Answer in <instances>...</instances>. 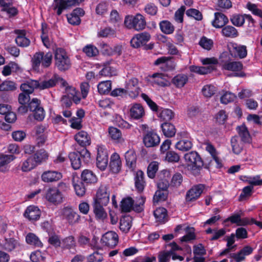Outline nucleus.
Returning <instances> with one entry per match:
<instances>
[{
    "label": "nucleus",
    "mask_w": 262,
    "mask_h": 262,
    "mask_svg": "<svg viewBox=\"0 0 262 262\" xmlns=\"http://www.w3.org/2000/svg\"><path fill=\"white\" fill-rule=\"evenodd\" d=\"M246 220H244V218L241 219L239 214H234L228 217L225 221V222L230 221L231 223L236 224L238 226H246L247 223L246 222Z\"/></svg>",
    "instance_id": "603ef678"
},
{
    "label": "nucleus",
    "mask_w": 262,
    "mask_h": 262,
    "mask_svg": "<svg viewBox=\"0 0 262 262\" xmlns=\"http://www.w3.org/2000/svg\"><path fill=\"white\" fill-rule=\"evenodd\" d=\"M61 79L57 75H54L50 79L39 82L38 89L44 90L52 88L56 85L59 80L61 82Z\"/></svg>",
    "instance_id": "7c9ffc66"
},
{
    "label": "nucleus",
    "mask_w": 262,
    "mask_h": 262,
    "mask_svg": "<svg viewBox=\"0 0 262 262\" xmlns=\"http://www.w3.org/2000/svg\"><path fill=\"white\" fill-rule=\"evenodd\" d=\"M1 11L10 18L16 16L18 13L17 8L13 5L12 0H1Z\"/></svg>",
    "instance_id": "2eb2a0df"
},
{
    "label": "nucleus",
    "mask_w": 262,
    "mask_h": 262,
    "mask_svg": "<svg viewBox=\"0 0 262 262\" xmlns=\"http://www.w3.org/2000/svg\"><path fill=\"white\" fill-rule=\"evenodd\" d=\"M216 91V87L211 84H208L204 86L202 90L203 95L206 97H211L215 93Z\"/></svg>",
    "instance_id": "69168bd1"
},
{
    "label": "nucleus",
    "mask_w": 262,
    "mask_h": 262,
    "mask_svg": "<svg viewBox=\"0 0 262 262\" xmlns=\"http://www.w3.org/2000/svg\"><path fill=\"white\" fill-rule=\"evenodd\" d=\"M46 127L43 125H39L36 127V135L37 136V143L40 145L43 144L46 139L45 135L43 133L45 130Z\"/></svg>",
    "instance_id": "3c124183"
},
{
    "label": "nucleus",
    "mask_w": 262,
    "mask_h": 262,
    "mask_svg": "<svg viewBox=\"0 0 262 262\" xmlns=\"http://www.w3.org/2000/svg\"><path fill=\"white\" fill-rule=\"evenodd\" d=\"M73 185L76 194L79 196H82L85 193V188L82 182L78 178L74 177L73 179Z\"/></svg>",
    "instance_id": "ea45409f"
},
{
    "label": "nucleus",
    "mask_w": 262,
    "mask_h": 262,
    "mask_svg": "<svg viewBox=\"0 0 262 262\" xmlns=\"http://www.w3.org/2000/svg\"><path fill=\"white\" fill-rule=\"evenodd\" d=\"M76 142L82 147H86L91 143V138L89 134L84 130H80L74 136Z\"/></svg>",
    "instance_id": "412c9836"
},
{
    "label": "nucleus",
    "mask_w": 262,
    "mask_h": 262,
    "mask_svg": "<svg viewBox=\"0 0 262 262\" xmlns=\"http://www.w3.org/2000/svg\"><path fill=\"white\" fill-rule=\"evenodd\" d=\"M81 179L88 184L95 183L97 181V178L95 173L90 170H84L81 175Z\"/></svg>",
    "instance_id": "72a5a7b5"
},
{
    "label": "nucleus",
    "mask_w": 262,
    "mask_h": 262,
    "mask_svg": "<svg viewBox=\"0 0 262 262\" xmlns=\"http://www.w3.org/2000/svg\"><path fill=\"white\" fill-rule=\"evenodd\" d=\"M36 166L35 162H34L32 157H30L20 163V169L24 172L29 171Z\"/></svg>",
    "instance_id": "49530a36"
},
{
    "label": "nucleus",
    "mask_w": 262,
    "mask_h": 262,
    "mask_svg": "<svg viewBox=\"0 0 262 262\" xmlns=\"http://www.w3.org/2000/svg\"><path fill=\"white\" fill-rule=\"evenodd\" d=\"M148 82L153 86L164 87L167 86L169 84L167 76L159 73H155L149 76Z\"/></svg>",
    "instance_id": "ddd939ff"
},
{
    "label": "nucleus",
    "mask_w": 262,
    "mask_h": 262,
    "mask_svg": "<svg viewBox=\"0 0 262 262\" xmlns=\"http://www.w3.org/2000/svg\"><path fill=\"white\" fill-rule=\"evenodd\" d=\"M221 64L223 70L232 72L233 76L237 77H243L244 76V73L242 71L243 65L241 62L231 60L222 61Z\"/></svg>",
    "instance_id": "0eeeda50"
},
{
    "label": "nucleus",
    "mask_w": 262,
    "mask_h": 262,
    "mask_svg": "<svg viewBox=\"0 0 262 262\" xmlns=\"http://www.w3.org/2000/svg\"><path fill=\"white\" fill-rule=\"evenodd\" d=\"M222 33L224 36L231 38L236 37L238 35L237 30L231 26H227L223 28Z\"/></svg>",
    "instance_id": "5fc2aeb1"
},
{
    "label": "nucleus",
    "mask_w": 262,
    "mask_h": 262,
    "mask_svg": "<svg viewBox=\"0 0 262 262\" xmlns=\"http://www.w3.org/2000/svg\"><path fill=\"white\" fill-rule=\"evenodd\" d=\"M228 22V19L224 14L216 12L214 14V19L212 24L213 27L220 28L225 26Z\"/></svg>",
    "instance_id": "2f4dec72"
},
{
    "label": "nucleus",
    "mask_w": 262,
    "mask_h": 262,
    "mask_svg": "<svg viewBox=\"0 0 262 262\" xmlns=\"http://www.w3.org/2000/svg\"><path fill=\"white\" fill-rule=\"evenodd\" d=\"M247 14H235L230 18L232 24L236 27L242 26L245 20Z\"/></svg>",
    "instance_id": "8fccbe9b"
},
{
    "label": "nucleus",
    "mask_w": 262,
    "mask_h": 262,
    "mask_svg": "<svg viewBox=\"0 0 262 262\" xmlns=\"http://www.w3.org/2000/svg\"><path fill=\"white\" fill-rule=\"evenodd\" d=\"M168 193L166 190L158 189L154 196L153 200L154 203H158L159 202L165 200L167 197Z\"/></svg>",
    "instance_id": "e2e57ef3"
},
{
    "label": "nucleus",
    "mask_w": 262,
    "mask_h": 262,
    "mask_svg": "<svg viewBox=\"0 0 262 262\" xmlns=\"http://www.w3.org/2000/svg\"><path fill=\"white\" fill-rule=\"evenodd\" d=\"M84 0H54L53 9L57 10V14L60 15L62 11L69 7L79 5Z\"/></svg>",
    "instance_id": "9d476101"
},
{
    "label": "nucleus",
    "mask_w": 262,
    "mask_h": 262,
    "mask_svg": "<svg viewBox=\"0 0 262 262\" xmlns=\"http://www.w3.org/2000/svg\"><path fill=\"white\" fill-rule=\"evenodd\" d=\"M164 159L168 162L176 163L180 160V156L175 151L170 150L166 153Z\"/></svg>",
    "instance_id": "0e129e2a"
},
{
    "label": "nucleus",
    "mask_w": 262,
    "mask_h": 262,
    "mask_svg": "<svg viewBox=\"0 0 262 262\" xmlns=\"http://www.w3.org/2000/svg\"><path fill=\"white\" fill-rule=\"evenodd\" d=\"M124 25L128 29H134L139 31L145 28L146 21L144 17L138 13L135 16H126L124 19Z\"/></svg>",
    "instance_id": "39448f33"
},
{
    "label": "nucleus",
    "mask_w": 262,
    "mask_h": 262,
    "mask_svg": "<svg viewBox=\"0 0 262 262\" xmlns=\"http://www.w3.org/2000/svg\"><path fill=\"white\" fill-rule=\"evenodd\" d=\"M23 215L30 221H36L40 217L41 210L36 206L30 205L26 209Z\"/></svg>",
    "instance_id": "dca6fc26"
},
{
    "label": "nucleus",
    "mask_w": 262,
    "mask_h": 262,
    "mask_svg": "<svg viewBox=\"0 0 262 262\" xmlns=\"http://www.w3.org/2000/svg\"><path fill=\"white\" fill-rule=\"evenodd\" d=\"M126 94L132 98H136L140 92L138 80L137 78H133L126 81L125 86Z\"/></svg>",
    "instance_id": "f8f14e48"
},
{
    "label": "nucleus",
    "mask_w": 262,
    "mask_h": 262,
    "mask_svg": "<svg viewBox=\"0 0 262 262\" xmlns=\"http://www.w3.org/2000/svg\"><path fill=\"white\" fill-rule=\"evenodd\" d=\"M206 150L211 155L213 159L214 160L216 164V167L218 168L221 167L222 161L218 157V153L215 148L211 144L207 143L206 144Z\"/></svg>",
    "instance_id": "a19ab883"
},
{
    "label": "nucleus",
    "mask_w": 262,
    "mask_h": 262,
    "mask_svg": "<svg viewBox=\"0 0 262 262\" xmlns=\"http://www.w3.org/2000/svg\"><path fill=\"white\" fill-rule=\"evenodd\" d=\"M18 69V66L17 64L11 62L4 67L2 74L3 75L7 76L10 75L12 72H16Z\"/></svg>",
    "instance_id": "4d7b16f0"
},
{
    "label": "nucleus",
    "mask_w": 262,
    "mask_h": 262,
    "mask_svg": "<svg viewBox=\"0 0 262 262\" xmlns=\"http://www.w3.org/2000/svg\"><path fill=\"white\" fill-rule=\"evenodd\" d=\"M204 186L200 184L193 186L186 193L185 200L187 202H191L197 200L203 192Z\"/></svg>",
    "instance_id": "6ab92c4d"
},
{
    "label": "nucleus",
    "mask_w": 262,
    "mask_h": 262,
    "mask_svg": "<svg viewBox=\"0 0 262 262\" xmlns=\"http://www.w3.org/2000/svg\"><path fill=\"white\" fill-rule=\"evenodd\" d=\"M135 184L136 189L138 191L141 192L145 187V181H144V173L141 170L136 172L135 177Z\"/></svg>",
    "instance_id": "4c0bfd02"
},
{
    "label": "nucleus",
    "mask_w": 262,
    "mask_h": 262,
    "mask_svg": "<svg viewBox=\"0 0 262 262\" xmlns=\"http://www.w3.org/2000/svg\"><path fill=\"white\" fill-rule=\"evenodd\" d=\"M48 158V154L44 149H40L36 151L32 157L36 166L45 161Z\"/></svg>",
    "instance_id": "79ce46f5"
},
{
    "label": "nucleus",
    "mask_w": 262,
    "mask_h": 262,
    "mask_svg": "<svg viewBox=\"0 0 262 262\" xmlns=\"http://www.w3.org/2000/svg\"><path fill=\"white\" fill-rule=\"evenodd\" d=\"M192 143L191 141L188 139H183L178 141L175 145L176 149L185 151L189 150L192 148Z\"/></svg>",
    "instance_id": "de8ad7c7"
},
{
    "label": "nucleus",
    "mask_w": 262,
    "mask_h": 262,
    "mask_svg": "<svg viewBox=\"0 0 262 262\" xmlns=\"http://www.w3.org/2000/svg\"><path fill=\"white\" fill-rule=\"evenodd\" d=\"M132 226V219L129 215L122 216L120 221V229L124 232L127 233L129 231Z\"/></svg>",
    "instance_id": "e433bc0d"
},
{
    "label": "nucleus",
    "mask_w": 262,
    "mask_h": 262,
    "mask_svg": "<svg viewBox=\"0 0 262 262\" xmlns=\"http://www.w3.org/2000/svg\"><path fill=\"white\" fill-rule=\"evenodd\" d=\"M59 213L71 224L75 222L79 217L78 214L70 207H64L59 211Z\"/></svg>",
    "instance_id": "5701e85b"
},
{
    "label": "nucleus",
    "mask_w": 262,
    "mask_h": 262,
    "mask_svg": "<svg viewBox=\"0 0 262 262\" xmlns=\"http://www.w3.org/2000/svg\"><path fill=\"white\" fill-rule=\"evenodd\" d=\"M186 14L197 20H201L203 18L201 12L195 9H188L186 12Z\"/></svg>",
    "instance_id": "774afa93"
},
{
    "label": "nucleus",
    "mask_w": 262,
    "mask_h": 262,
    "mask_svg": "<svg viewBox=\"0 0 262 262\" xmlns=\"http://www.w3.org/2000/svg\"><path fill=\"white\" fill-rule=\"evenodd\" d=\"M98 92L101 94L108 93L111 89V82L109 80L101 81L97 85Z\"/></svg>",
    "instance_id": "864d4df0"
},
{
    "label": "nucleus",
    "mask_w": 262,
    "mask_h": 262,
    "mask_svg": "<svg viewBox=\"0 0 262 262\" xmlns=\"http://www.w3.org/2000/svg\"><path fill=\"white\" fill-rule=\"evenodd\" d=\"M38 81L29 80L21 84L20 90L23 92L30 94L33 92L34 89H38Z\"/></svg>",
    "instance_id": "c756f323"
},
{
    "label": "nucleus",
    "mask_w": 262,
    "mask_h": 262,
    "mask_svg": "<svg viewBox=\"0 0 262 262\" xmlns=\"http://www.w3.org/2000/svg\"><path fill=\"white\" fill-rule=\"evenodd\" d=\"M60 85L61 88H63L66 95L72 99V101L76 104L80 102L81 97L79 92L77 91L75 87L70 85L66 81L63 79H61Z\"/></svg>",
    "instance_id": "1a4fd4ad"
},
{
    "label": "nucleus",
    "mask_w": 262,
    "mask_h": 262,
    "mask_svg": "<svg viewBox=\"0 0 262 262\" xmlns=\"http://www.w3.org/2000/svg\"><path fill=\"white\" fill-rule=\"evenodd\" d=\"M161 31L165 34H171L174 31L173 26L167 20H163L160 23Z\"/></svg>",
    "instance_id": "13d9d810"
},
{
    "label": "nucleus",
    "mask_w": 262,
    "mask_h": 262,
    "mask_svg": "<svg viewBox=\"0 0 262 262\" xmlns=\"http://www.w3.org/2000/svg\"><path fill=\"white\" fill-rule=\"evenodd\" d=\"M199 44L204 49L209 51L213 47V41L210 38L203 36L201 38Z\"/></svg>",
    "instance_id": "bf43d9fd"
},
{
    "label": "nucleus",
    "mask_w": 262,
    "mask_h": 262,
    "mask_svg": "<svg viewBox=\"0 0 262 262\" xmlns=\"http://www.w3.org/2000/svg\"><path fill=\"white\" fill-rule=\"evenodd\" d=\"M26 241L28 244L37 247H41L43 246L39 238L33 233H29L26 236Z\"/></svg>",
    "instance_id": "37998d69"
},
{
    "label": "nucleus",
    "mask_w": 262,
    "mask_h": 262,
    "mask_svg": "<svg viewBox=\"0 0 262 262\" xmlns=\"http://www.w3.org/2000/svg\"><path fill=\"white\" fill-rule=\"evenodd\" d=\"M101 204L94 203L93 210L96 219L97 220L103 221L107 217V213Z\"/></svg>",
    "instance_id": "473e14b6"
},
{
    "label": "nucleus",
    "mask_w": 262,
    "mask_h": 262,
    "mask_svg": "<svg viewBox=\"0 0 262 262\" xmlns=\"http://www.w3.org/2000/svg\"><path fill=\"white\" fill-rule=\"evenodd\" d=\"M231 53H234L235 56L240 58H245L247 55V48L245 46L232 43L229 46Z\"/></svg>",
    "instance_id": "393cba45"
},
{
    "label": "nucleus",
    "mask_w": 262,
    "mask_h": 262,
    "mask_svg": "<svg viewBox=\"0 0 262 262\" xmlns=\"http://www.w3.org/2000/svg\"><path fill=\"white\" fill-rule=\"evenodd\" d=\"M62 177V173L59 171L47 170L42 173L41 179L44 182L52 183L59 181Z\"/></svg>",
    "instance_id": "aec40b11"
},
{
    "label": "nucleus",
    "mask_w": 262,
    "mask_h": 262,
    "mask_svg": "<svg viewBox=\"0 0 262 262\" xmlns=\"http://www.w3.org/2000/svg\"><path fill=\"white\" fill-rule=\"evenodd\" d=\"M188 80V78L187 75L179 74L172 78V83L177 88H181L185 85Z\"/></svg>",
    "instance_id": "f704fd0d"
},
{
    "label": "nucleus",
    "mask_w": 262,
    "mask_h": 262,
    "mask_svg": "<svg viewBox=\"0 0 262 262\" xmlns=\"http://www.w3.org/2000/svg\"><path fill=\"white\" fill-rule=\"evenodd\" d=\"M45 253H42L40 251L36 250L31 254L30 258L32 262H45Z\"/></svg>",
    "instance_id": "052dcab7"
},
{
    "label": "nucleus",
    "mask_w": 262,
    "mask_h": 262,
    "mask_svg": "<svg viewBox=\"0 0 262 262\" xmlns=\"http://www.w3.org/2000/svg\"><path fill=\"white\" fill-rule=\"evenodd\" d=\"M159 117L163 121H168L173 118L174 113L171 110L164 108L161 111Z\"/></svg>",
    "instance_id": "680f3d73"
},
{
    "label": "nucleus",
    "mask_w": 262,
    "mask_h": 262,
    "mask_svg": "<svg viewBox=\"0 0 262 262\" xmlns=\"http://www.w3.org/2000/svg\"><path fill=\"white\" fill-rule=\"evenodd\" d=\"M46 199L49 202L58 205L62 202L63 195L57 188L51 187L47 191Z\"/></svg>",
    "instance_id": "9b49d317"
},
{
    "label": "nucleus",
    "mask_w": 262,
    "mask_h": 262,
    "mask_svg": "<svg viewBox=\"0 0 262 262\" xmlns=\"http://www.w3.org/2000/svg\"><path fill=\"white\" fill-rule=\"evenodd\" d=\"M17 36L15 38V42L20 47H26L30 44V39L26 36L24 30H16L15 31Z\"/></svg>",
    "instance_id": "cd10ccee"
},
{
    "label": "nucleus",
    "mask_w": 262,
    "mask_h": 262,
    "mask_svg": "<svg viewBox=\"0 0 262 262\" xmlns=\"http://www.w3.org/2000/svg\"><path fill=\"white\" fill-rule=\"evenodd\" d=\"M237 130L243 142L250 143L251 141L250 135L245 125H243L237 127Z\"/></svg>",
    "instance_id": "a18cd8bd"
},
{
    "label": "nucleus",
    "mask_w": 262,
    "mask_h": 262,
    "mask_svg": "<svg viewBox=\"0 0 262 262\" xmlns=\"http://www.w3.org/2000/svg\"><path fill=\"white\" fill-rule=\"evenodd\" d=\"M55 64L60 71H66L71 67V60L64 50L58 48L55 52Z\"/></svg>",
    "instance_id": "20e7f679"
},
{
    "label": "nucleus",
    "mask_w": 262,
    "mask_h": 262,
    "mask_svg": "<svg viewBox=\"0 0 262 262\" xmlns=\"http://www.w3.org/2000/svg\"><path fill=\"white\" fill-rule=\"evenodd\" d=\"M125 158L127 165L133 169L136 164L137 156L135 151L133 149H129L125 154Z\"/></svg>",
    "instance_id": "c9c22d12"
},
{
    "label": "nucleus",
    "mask_w": 262,
    "mask_h": 262,
    "mask_svg": "<svg viewBox=\"0 0 262 262\" xmlns=\"http://www.w3.org/2000/svg\"><path fill=\"white\" fill-rule=\"evenodd\" d=\"M156 222L160 223H164L167 220L166 210L163 207L156 209L154 212Z\"/></svg>",
    "instance_id": "58836bf2"
},
{
    "label": "nucleus",
    "mask_w": 262,
    "mask_h": 262,
    "mask_svg": "<svg viewBox=\"0 0 262 262\" xmlns=\"http://www.w3.org/2000/svg\"><path fill=\"white\" fill-rule=\"evenodd\" d=\"M184 159L186 168L193 174H198L203 165V162L198 153L194 151L187 152L184 155Z\"/></svg>",
    "instance_id": "f257e3e1"
},
{
    "label": "nucleus",
    "mask_w": 262,
    "mask_h": 262,
    "mask_svg": "<svg viewBox=\"0 0 262 262\" xmlns=\"http://www.w3.org/2000/svg\"><path fill=\"white\" fill-rule=\"evenodd\" d=\"M144 202L145 199L142 196H140L136 203L131 198L128 197L122 200L121 208L123 212H129L132 209L137 212H140L143 209Z\"/></svg>",
    "instance_id": "423d86ee"
},
{
    "label": "nucleus",
    "mask_w": 262,
    "mask_h": 262,
    "mask_svg": "<svg viewBox=\"0 0 262 262\" xmlns=\"http://www.w3.org/2000/svg\"><path fill=\"white\" fill-rule=\"evenodd\" d=\"M161 128L163 134L167 137H173L176 133L174 125L169 123L165 122L162 124Z\"/></svg>",
    "instance_id": "c03bdc74"
},
{
    "label": "nucleus",
    "mask_w": 262,
    "mask_h": 262,
    "mask_svg": "<svg viewBox=\"0 0 262 262\" xmlns=\"http://www.w3.org/2000/svg\"><path fill=\"white\" fill-rule=\"evenodd\" d=\"M101 241L106 246L114 247L118 242V236L115 232L108 231L103 235Z\"/></svg>",
    "instance_id": "4be33fe9"
},
{
    "label": "nucleus",
    "mask_w": 262,
    "mask_h": 262,
    "mask_svg": "<svg viewBox=\"0 0 262 262\" xmlns=\"http://www.w3.org/2000/svg\"><path fill=\"white\" fill-rule=\"evenodd\" d=\"M160 139L158 134L154 130L147 132L143 137V142L146 147H154L159 144Z\"/></svg>",
    "instance_id": "a211bd4d"
},
{
    "label": "nucleus",
    "mask_w": 262,
    "mask_h": 262,
    "mask_svg": "<svg viewBox=\"0 0 262 262\" xmlns=\"http://www.w3.org/2000/svg\"><path fill=\"white\" fill-rule=\"evenodd\" d=\"M110 201V194L106 187L102 186L97 191L94 203L107 205Z\"/></svg>",
    "instance_id": "4468645a"
},
{
    "label": "nucleus",
    "mask_w": 262,
    "mask_h": 262,
    "mask_svg": "<svg viewBox=\"0 0 262 262\" xmlns=\"http://www.w3.org/2000/svg\"><path fill=\"white\" fill-rule=\"evenodd\" d=\"M108 137L115 143L122 144L124 142L121 131L116 127L111 126L108 128Z\"/></svg>",
    "instance_id": "bb28decb"
},
{
    "label": "nucleus",
    "mask_w": 262,
    "mask_h": 262,
    "mask_svg": "<svg viewBox=\"0 0 262 262\" xmlns=\"http://www.w3.org/2000/svg\"><path fill=\"white\" fill-rule=\"evenodd\" d=\"M19 246V242L16 239L11 237L10 235L9 237L5 235L4 240L3 243L1 244V248L8 252L12 251L17 248Z\"/></svg>",
    "instance_id": "b1692460"
},
{
    "label": "nucleus",
    "mask_w": 262,
    "mask_h": 262,
    "mask_svg": "<svg viewBox=\"0 0 262 262\" xmlns=\"http://www.w3.org/2000/svg\"><path fill=\"white\" fill-rule=\"evenodd\" d=\"M108 164V153L107 149L104 145L97 146V156L96 158V165L101 170H104Z\"/></svg>",
    "instance_id": "6e6552de"
},
{
    "label": "nucleus",
    "mask_w": 262,
    "mask_h": 262,
    "mask_svg": "<svg viewBox=\"0 0 262 262\" xmlns=\"http://www.w3.org/2000/svg\"><path fill=\"white\" fill-rule=\"evenodd\" d=\"M231 144L233 152L235 154H239L243 149V144L239 141L238 137H232L231 139Z\"/></svg>",
    "instance_id": "6e6d98bb"
},
{
    "label": "nucleus",
    "mask_w": 262,
    "mask_h": 262,
    "mask_svg": "<svg viewBox=\"0 0 262 262\" xmlns=\"http://www.w3.org/2000/svg\"><path fill=\"white\" fill-rule=\"evenodd\" d=\"M145 114L143 107L139 103H134L131 105L129 109L130 116L134 119H139Z\"/></svg>",
    "instance_id": "a878e982"
},
{
    "label": "nucleus",
    "mask_w": 262,
    "mask_h": 262,
    "mask_svg": "<svg viewBox=\"0 0 262 262\" xmlns=\"http://www.w3.org/2000/svg\"><path fill=\"white\" fill-rule=\"evenodd\" d=\"M71 165L74 169H79L81 165L79 154L78 152H71L69 155Z\"/></svg>",
    "instance_id": "09e8293b"
},
{
    "label": "nucleus",
    "mask_w": 262,
    "mask_h": 262,
    "mask_svg": "<svg viewBox=\"0 0 262 262\" xmlns=\"http://www.w3.org/2000/svg\"><path fill=\"white\" fill-rule=\"evenodd\" d=\"M201 61L203 65H208V66H191L189 68L190 71L200 75L207 74L214 70L215 65L218 63V60L215 57L202 58Z\"/></svg>",
    "instance_id": "7ed1b4c3"
},
{
    "label": "nucleus",
    "mask_w": 262,
    "mask_h": 262,
    "mask_svg": "<svg viewBox=\"0 0 262 262\" xmlns=\"http://www.w3.org/2000/svg\"><path fill=\"white\" fill-rule=\"evenodd\" d=\"M150 39V35L147 32H143L136 35L130 40L131 46L138 48L146 44Z\"/></svg>",
    "instance_id": "f3484780"
},
{
    "label": "nucleus",
    "mask_w": 262,
    "mask_h": 262,
    "mask_svg": "<svg viewBox=\"0 0 262 262\" xmlns=\"http://www.w3.org/2000/svg\"><path fill=\"white\" fill-rule=\"evenodd\" d=\"M83 51L89 57L95 56L98 54V50L97 48L92 45L86 46L83 49Z\"/></svg>",
    "instance_id": "338daca9"
},
{
    "label": "nucleus",
    "mask_w": 262,
    "mask_h": 262,
    "mask_svg": "<svg viewBox=\"0 0 262 262\" xmlns=\"http://www.w3.org/2000/svg\"><path fill=\"white\" fill-rule=\"evenodd\" d=\"M110 167L113 173H118L121 169V161L119 155L114 153L111 157Z\"/></svg>",
    "instance_id": "c85d7f7f"
},
{
    "label": "nucleus",
    "mask_w": 262,
    "mask_h": 262,
    "mask_svg": "<svg viewBox=\"0 0 262 262\" xmlns=\"http://www.w3.org/2000/svg\"><path fill=\"white\" fill-rule=\"evenodd\" d=\"M52 54L50 52L46 53L42 52L36 53L32 58L33 69L36 71H39L40 65L43 68L49 67L52 63Z\"/></svg>",
    "instance_id": "f03ea898"
}]
</instances>
